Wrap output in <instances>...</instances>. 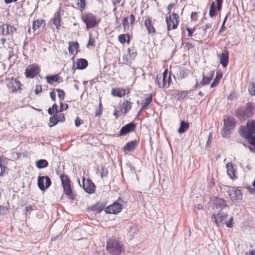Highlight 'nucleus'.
<instances>
[{
	"instance_id": "nucleus-1",
	"label": "nucleus",
	"mask_w": 255,
	"mask_h": 255,
	"mask_svg": "<svg viewBox=\"0 0 255 255\" xmlns=\"http://www.w3.org/2000/svg\"><path fill=\"white\" fill-rule=\"evenodd\" d=\"M106 250L112 255H120L124 251V244L113 237L107 241Z\"/></svg>"
},
{
	"instance_id": "nucleus-2",
	"label": "nucleus",
	"mask_w": 255,
	"mask_h": 255,
	"mask_svg": "<svg viewBox=\"0 0 255 255\" xmlns=\"http://www.w3.org/2000/svg\"><path fill=\"white\" fill-rule=\"evenodd\" d=\"M224 127L222 129L221 134L223 137L229 138L232 130L235 126V121L233 117L226 115L224 118Z\"/></svg>"
},
{
	"instance_id": "nucleus-3",
	"label": "nucleus",
	"mask_w": 255,
	"mask_h": 255,
	"mask_svg": "<svg viewBox=\"0 0 255 255\" xmlns=\"http://www.w3.org/2000/svg\"><path fill=\"white\" fill-rule=\"evenodd\" d=\"M253 114L252 104L248 103L246 106L239 108L236 111L235 115L240 120H242L249 118Z\"/></svg>"
},
{
	"instance_id": "nucleus-4",
	"label": "nucleus",
	"mask_w": 255,
	"mask_h": 255,
	"mask_svg": "<svg viewBox=\"0 0 255 255\" xmlns=\"http://www.w3.org/2000/svg\"><path fill=\"white\" fill-rule=\"evenodd\" d=\"M82 20L86 24L87 29L95 27L98 25L100 20L91 13H87L81 16Z\"/></svg>"
},
{
	"instance_id": "nucleus-5",
	"label": "nucleus",
	"mask_w": 255,
	"mask_h": 255,
	"mask_svg": "<svg viewBox=\"0 0 255 255\" xmlns=\"http://www.w3.org/2000/svg\"><path fill=\"white\" fill-rule=\"evenodd\" d=\"M60 179L63 188L64 193L68 196L71 200L74 199V195L73 193L69 177L64 174H61Z\"/></svg>"
},
{
	"instance_id": "nucleus-6",
	"label": "nucleus",
	"mask_w": 255,
	"mask_h": 255,
	"mask_svg": "<svg viewBox=\"0 0 255 255\" xmlns=\"http://www.w3.org/2000/svg\"><path fill=\"white\" fill-rule=\"evenodd\" d=\"M227 192L230 200L233 202L239 203L243 199V194L240 187H229Z\"/></svg>"
},
{
	"instance_id": "nucleus-7",
	"label": "nucleus",
	"mask_w": 255,
	"mask_h": 255,
	"mask_svg": "<svg viewBox=\"0 0 255 255\" xmlns=\"http://www.w3.org/2000/svg\"><path fill=\"white\" fill-rule=\"evenodd\" d=\"M78 183L81 187L84 189V191L89 194H93L95 192L96 186L92 180L87 179L85 177L82 178V185L80 184V179L78 180Z\"/></svg>"
},
{
	"instance_id": "nucleus-8",
	"label": "nucleus",
	"mask_w": 255,
	"mask_h": 255,
	"mask_svg": "<svg viewBox=\"0 0 255 255\" xmlns=\"http://www.w3.org/2000/svg\"><path fill=\"white\" fill-rule=\"evenodd\" d=\"M213 209L217 212L226 211L229 209L226 201L223 199L216 197L213 202Z\"/></svg>"
},
{
	"instance_id": "nucleus-9",
	"label": "nucleus",
	"mask_w": 255,
	"mask_h": 255,
	"mask_svg": "<svg viewBox=\"0 0 255 255\" xmlns=\"http://www.w3.org/2000/svg\"><path fill=\"white\" fill-rule=\"evenodd\" d=\"M51 184V180L48 176H39L37 179V185L42 191H45Z\"/></svg>"
},
{
	"instance_id": "nucleus-10",
	"label": "nucleus",
	"mask_w": 255,
	"mask_h": 255,
	"mask_svg": "<svg viewBox=\"0 0 255 255\" xmlns=\"http://www.w3.org/2000/svg\"><path fill=\"white\" fill-rule=\"evenodd\" d=\"M40 71V67L36 64L29 65L25 69V74L27 78H33Z\"/></svg>"
},
{
	"instance_id": "nucleus-11",
	"label": "nucleus",
	"mask_w": 255,
	"mask_h": 255,
	"mask_svg": "<svg viewBox=\"0 0 255 255\" xmlns=\"http://www.w3.org/2000/svg\"><path fill=\"white\" fill-rule=\"evenodd\" d=\"M172 16V20H171V16L170 14L169 16H166V22L167 25V30L168 31L171 29H176L179 24L178 15L175 13H173Z\"/></svg>"
},
{
	"instance_id": "nucleus-12",
	"label": "nucleus",
	"mask_w": 255,
	"mask_h": 255,
	"mask_svg": "<svg viewBox=\"0 0 255 255\" xmlns=\"http://www.w3.org/2000/svg\"><path fill=\"white\" fill-rule=\"evenodd\" d=\"M228 216V211H222L217 214H213L212 216V220L217 226H219L220 223H224L225 220Z\"/></svg>"
},
{
	"instance_id": "nucleus-13",
	"label": "nucleus",
	"mask_w": 255,
	"mask_h": 255,
	"mask_svg": "<svg viewBox=\"0 0 255 255\" xmlns=\"http://www.w3.org/2000/svg\"><path fill=\"white\" fill-rule=\"evenodd\" d=\"M123 208V205L115 202L113 204L108 206L105 210V212L108 214H118L121 212Z\"/></svg>"
},
{
	"instance_id": "nucleus-14",
	"label": "nucleus",
	"mask_w": 255,
	"mask_h": 255,
	"mask_svg": "<svg viewBox=\"0 0 255 255\" xmlns=\"http://www.w3.org/2000/svg\"><path fill=\"white\" fill-rule=\"evenodd\" d=\"M6 82L7 88L10 92H15L21 89V84L19 81L16 79L13 78L8 79Z\"/></svg>"
},
{
	"instance_id": "nucleus-15",
	"label": "nucleus",
	"mask_w": 255,
	"mask_h": 255,
	"mask_svg": "<svg viewBox=\"0 0 255 255\" xmlns=\"http://www.w3.org/2000/svg\"><path fill=\"white\" fill-rule=\"evenodd\" d=\"M218 57L220 58V63L224 68H226L229 60V52L226 47L222 53L218 55Z\"/></svg>"
},
{
	"instance_id": "nucleus-16",
	"label": "nucleus",
	"mask_w": 255,
	"mask_h": 255,
	"mask_svg": "<svg viewBox=\"0 0 255 255\" xmlns=\"http://www.w3.org/2000/svg\"><path fill=\"white\" fill-rule=\"evenodd\" d=\"M135 124L133 122L129 123L121 128L119 133V135L125 136L128 133L134 131L135 130Z\"/></svg>"
},
{
	"instance_id": "nucleus-17",
	"label": "nucleus",
	"mask_w": 255,
	"mask_h": 255,
	"mask_svg": "<svg viewBox=\"0 0 255 255\" xmlns=\"http://www.w3.org/2000/svg\"><path fill=\"white\" fill-rule=\"evenodd\" d=\"M16 30V29L10 25L2 24L0 25V34L2 35H12Z\"/></svg>"
},
{
	"instance_id": "nucleus-18",
	"label": "nucleus",
	"mask_w": 255,
	"mask_h": 255,
	"mask_svg": "<svg viewBox=\"0 0 255 255\" xmlns=\"http://www.w3.org/2000/svg\"><path fill=\"white\" fill-rule=\"evenodd\" d=\"M144 24L148 31V34L153 35L155 34L156 32L155 29L153 27L151 18L149 17L146 18L144 20Z\"/></svg>"
},
{
	"instance_id": "nucleus-19",
	"label": "nucleus",
	"mask_w": 255,
	"mask_h": 255,
	"mask_svg": "<svg viewBox=\"0 0 255 255\" xmlns=\"http://www.w3.org/2000/svg\"><path fill=\"white\" fill-rule=\"evenodd\" d=\"M138 143L136 140L130 141L126 143L122 149L125 152H131L136 148Z\"/></svg>"
},
{
	"instance_id": "nucleus-20",
	"label": "nucleus",
	"mask_w": 255,
	"mask_h": 255,
	"mask_svg": "<svg viewBox=\"0 0 255 255\" xmlns=\"http://www.w3.org/2000/svg\"><path fill=\"white\" fill-rule=\"evenodd\" d=\"M161 76L162 83L158 84L159 88H167L170 83V77L168 76L167 70H165Z\"/></svg>"
},
{
	"instance_id": "nucleus-21",
	"label": "nucleus",
	"mask_w": 255,
	"mask_h": 255,
	"mask_svg": "<svg viewBox=\"0 0 255 255\" xmlns=\"http://www.w3.org/2000/svg\"><path fill=\"white\" fill-rule=\"evenodd\" d=\"M76 68L75 67V65L73 64L72 69L74 70H75L76 69H81V70L85 69L88 66V61L86 59H83V58H80V59H77V60L76 62Z\"/></svg>"
},
{
	"instance_id": "nucleus-22",
	"label": "nucleus",
	"mask_w": 255,
	"mask_h": 255,
	"mask_svg": "<svg viewBox=\"0 0 255 255\" xmlns=\"http://www.w3.org/2000/svg\"><path fill=\"white\" fill-rule=\"evenodd\" d=\"M226 167L227 168V174L232 179H236L237 178L236 176V172L237 171L236 168L234 167L231 163H227L226 165Z\"/></svg>"
},
{
	"instance_id": "nucleus-23",
	"label": "nucleus",
	"mask_w": 255,
	"mask_h": 255,
	"mask_svg": "<svg viewBox=\"0 0 255 255\" xmlns=\"http://www.w3.org/2000/svg\"><path fill=\"white\" fill-rule=\"evenodd\" d=\"M106 204L107 203L105 201H100L96 204L93 206L92 209L93 211L97 212V213H100L103 211Z\"/></svg>"
},
{
	"instance_id": "nucleus-24",
	"label": "nucleus",
	"mask_w": 255,
	"mask_h": 255,
	"mask_svg": "<svg viewBox=\"0 0 255 255\" xmlns=\"http://www.w3.org/2000/svg\"><path fill=\"white\" fill-rule=\"evenodd\" d=\"M112 95L114 97L121 98L125 95V90L122 88L113 89Z\"/></svg>"
},
{
	"instance_id": "nucleus-25",
	"label": "nucleus",
	"mask_w": 255,
	"mask_h": 255,
	"mask_svg": "<svg viewBox=\"0 0 255 255\" xmlns=\"http://www.w3.org/2000/svg\"><path fill=\"white\" fill-rule=\"evenodd\" d=\"M222 76L223 74L220 70L217 71L216 77L211 84V88L215 87L219 84Z\"/></svg>"
},
{
	"instance_id": "nucleus-26",
	"label": "nucleus",
	"mask_w": 255,
	"mask_h": 255,
	"mask_svg": "<svg viewBox=\"0 0 255 255\" xmlns=\"http://www.w3.org/2000/svg\"><path fill=\"white\" fill-rule=\"evenodd\" d=\"M68 46V51L70 54H73L74 50H77L79 47V44L77 42L69 41Z\"/></svg>"
},
{
	"instance_id": "nucleus-27",
	"label": "nucleus",
	"mask_w": 255,
	"mask_h": 255,
	"mask_svg": "<svg viewBox=\"0 0 255 255\" xmlns=\"http://www.w3.org/2000/svg\"><path fill=\"white\" fill-rule=\"evenodd\" d=\"M36 166L39 169L47 167L48 166V162L46 159H39L36 161Z\"/></svg>"
},
{
	"instance_id": "nucleus-28",
	"label": "nucleus",
	"mask_w": 255,
	"mask_h": 255,
	"mask_svg": "<svg viewBox=\"0 0 255 255\" xmlns=\"http://www.w3.org/2000/svg\"><path fill=\"white\" fill-rule=\"evenodd\" d=\"M46 79L47 82L49 84H51L53 82H58L60 79V77L58 74H56L51 76H47Z\"/></svg>"
},
{
	"instance_id": "nucleus-29",
	"label": "nucleus",
	"mask_w": 255,
	"mask_h": 255,
	"mask_svg": "<svg viewBox=\"0 0 255 255\" xmlns=\"http://www.w3.org/2000/svg\"><path fill=\"white\" fill-rule=\"evenodd\" d=\"M189 125L188 122L181 121L180 123V127L178 129V131L180 133H183L189 128Z\"/></svg>"
},
{
	"instance_id": "nucleus-30",
	"label": "nucleus",
	"mask_w": 255,
	"mask_h": 255,
	"mask_svg": "<svg viewBox=\"0 0 255 255\" xmlns=\"http://www.w3.org/2000/svg\"><path fill=\"white\" fill-rule=\"evenodd\" d=\"M43 24L45 25V20L39 19L34 20L33 22L32 28L35 30L39 28Z\"/></svg>"
},
{
	"instance_id": "nucleus-31",
	"label": "nucleus",
	"mask_w": 255,
	"mask_h": 255,
	"mask_svg": "<svg viewBox=\"0 0 255 255\" xmlns=\"http://www.w3.org/2000/svg\"><path fill=\"white\" fill-rule=\"evenodd\" d=\"M217 12L216 10V6L214 1H213L210 6L209 15L211 17H213L216 16Z\"/></svg>"
},
{
	"instance_id": "nucleus-32",
	"label": "nucleus",
	"mask_w": 255,
	"mask_h": 255,
	"mask_svg": "<svg viewBox=\"0 0 255 255\" xmlns=\"http://www.w3.org/2000/svg\"><path fill=\"white\" fill-rule=\"evenodd\" d=\"M126 36H128V40H127V43H129L130 41V37L129 35L128 34H120L118 37V40L119 42L122 44H124L126 43L127 40H126Z\"/></svg>"
},
{
	"instance_id": "nucleus-33",
	"label": "nucleus",
	"mask_w": 255,
	"mask_h": 255,
	"mask_svg": "<svg viewBox=\"0 0 255 255\" xmlns=\"http://www.w3.org/2000/svg\"><path fill=\"white\" fill-rule=\"evenodd\" d=\"M4 159L0 157V177L2 176L6 169V166L4 165Z\"/></svg>"
},
{
	"instance_id": "nucleus-34",
	"label": "nucleus",
	"mask_w": 255,
	"mask_h": 255,
	"mask_svg": "<svg viewBox=\"0 0 255 255\" xmlns=\"http://www.w3.org/2000/svg\"><path fill=\"white\" fill-rule=\"evenodd\" d=\"M57 114H55L53 116H51L49 118V127H52L54 126H55L58 122V120L57 118Z\"/></svg>"
},
{
	"instance_id": "nucleus-35",
	"label": "nucleus",
	"mask_w": 255,
	"mask_h": 255,
	"mask_svg": "<svg viewBox=\"0 0 255 255\" xmlns=\"http://www.w3.org/2000/svg\"><path fill=\"white\" fill-rule=\"evenodd\" d=\"M124 113L127 114L131 108V103L129 101H127L123 103V107Z\"/></svg>"
},
{
	"instance_id": "nucleus-36",
	"label": "nucleus",
	"mask_w": 255,
	"mask_h": 255,
	"mask_svg": "<svg viewBox=\"0 0 255 255\" xmlns=\"http://www.w3.org/2000/svg\"><path fill=\"white\" fill-rule=\"evenodd\" d=\"M61 18L59 15H58L54 18L52 23L57 29H59L61 26Z\"/></svg>"
},
{
	"instance_id": "nucleus-37",
	"label": "nucleus",
	"mask_w": 255,
	"mask_h": 255,
	"mask_svg": "<svg viewBox=\"0 0 255 255\" xmlns=\"http://www.w3.org/2000/svg\"><path fill=\"white\" fill-rule=\"evenodd\" d=\"M55 91L58 93V96L60 102H62L65 98V92L60 89H55Z\"/></svg>"
},
{
	"instance_id": "nucleus-38",
	"label": "nucleus",
	"mask_w": 255,
	"mask_h": 255,
	"mask_svg": "<svg viewBox=\"0 0 255 255\" xmlns=\"http://www.w3.org/2000/svg\"><path fill=\"white\" fill-rule=\"evenodd\" d=\"M249 92L252 95H255V80L250 83L249 86Z\"/></svg>"
},
{
	"instance_id": "nucleus-39",
	"label": "nucleus",
	"mask_w": 255,
	"mask_h": 255,
	"mask_svg": "<svg viewBox=\"0 0 255 255\" xmlns=\"http://www.w3.org/2000/svg\"><path fill=\"white\" fill-rule=\"evenodd\" d=\"M189 91H181L180 93H178V99L179 100H182L185 99L189 94Z\"/></svg>"
},
{
	"instance_id": "nucleus-40",
	"label": "nucleus",
	"mask_w": 255,
	"mask_h": 255,
	"mask_svg": "<svg viewBox=\"0 0 255 255\" xmlns=\"http://www.w3.org/2000/svg\"><path fill=\"white\" fill-rule=\"evenodd\" d=\"M86 4V0H77V4L80 8L82 10L85 8Z\"/></svg>"
},
{
	"instance_id": "nucleus-41",
	"label": "nucleus",
	"mask_w": 255,
	"mask_h": 255,
	"mask_svg": "<svg viewBox=\"0 0 255 255\" xmlns=\"http://www.w3.org/2000/svg\"><path fill=\"white\" fill-rule=\"evenodd\" d=\"M211 82V80L210 79L207 77L206 76L204 73L203 74V78H202V80L201 81V84H202V85H207L208 84H209Z\"/></svg>"
},
{
	"instance_id": "nucleus-42",
	"label": "nucleus",
	"mask_w": 255,
	"mask_h": 255,
	"mask_svg": "<svg viewBox=\"0 0 255 255\" xmlns=\"http://www.w3.org/2000/svg\"><path fill=\"white\" fill-rule=\"evenodd\" d=\"M152 100V94H150L149 97L146 98L145 99L144 103L143 104V106L146 107V108L148 106L149 104L151 102Z\"/></svg>"
},
{
	"instance_id": "nucleus-43",
	"label": "nucleus",
	"mask_w": 255,
	"mask_h": 255,
	"mask_svg": "<svg viewBox=\"0 0 255 255\" xmlns=\"http://www.w3.org/2000/svg\"><path fill=\"white\" fill-rule=\"evenodd\" d=\"M128 53L130 55L131 57H132V58H134L135 57L136 55V52L133 47L128 48Z\"/></svg>"
},
{
	"instance_id": "nucleus-44",
	"label": "nucleus",
	"mask_w": 255,
	"mask_h": 255,
	"mask_svg": "<svg viewBox=\"0 0 255 255\" xmlns=\"http://www.w3.org/2000/svg\"><path fill=\"white\" fill-rule=\"evenodd\" d=\"M108 173V170L107 168L104 166H102L101 168V176L103 178L107 176Z\"/></svg>"
},
{
	"instance_id": "nucleus-45",
	"label": "nucleus",
	"mask_w": 255,
	"mask_h": 255,
	"mask_svg": "<svg viewBox=\"0 0 255 255\" xmlns=\"http://www.w3.org/2000/svg\"><path fill=\"white\" fill-rule=\"evenodd\" d=\"M69 107V106L67 104H63L62 102L60 103V110L59 112H62L63 111L66 110Z\"/></svg>"
},
{
	"instance_id": "nucleus-46",
	"label": "nucleus",
	"mask_w": 255,
	"mask_h": 255,
	"mask_svg": "<svg viewBox=\"0 0 255 255\" xmlns=\"http://www.w3.org/2000/svg\"><path fill=\"white\" fill-rule=\"evenodd\" d=\"M217 2L216 10L218 11H220L222 9V4L223 2V0H215Z\"/></svg>"
},
{
	"instance_id": "nucleus-47",
	"label": "nucleus",
	"mask_w": 255,
	"mask_h": 255,
	"mask_svg": "<svg viewBox=\"0 0 255 255\" xmlns=\"http://www.w3.org/2000/svg\"><path fill=\"white\" fill-rule=\"evenodd\" d=\"M57 120L59 122H64L65 121V118L63 114H57Z\"/></svg>"
},
{
	"instance_id": "nucleus-48",
	"label": "nucleus",
	"mask_w": 255,
	"mask_h": 255,
	"mask_svg": "<svg viewBox=\"0 0 255 255\" xmlns=\"http://www.w3.org/2000/svg\"><path fill=\"white\" fill-rule=\"evenodd\" d=\"M233 218L232 217H231L229 222L225 221L224 224H225L226 225L227 227L231 228L233 226Z\"/></svg>"
},
{
	"instance_id": "nucleus-49",
	"label": "nucleus",
	"mask_w": 255,
	"mask_h": 255,
	"mask_svg": "<svg viewBox=\"0 0 255 255\" xmlns=\"http://www.w3.org/2000/svg\"><path fill=\"white\" fill-rule=\"evenodd\" d=\"M83 122L79 117H77L75 121V125L76 127H78L83 124Z\"/></svg>"
},
{
	"instance_id": "nucleus-50",
	"label": "nucleus",
	"mask_w": 255,
	"mask_h": 255,
	"mask_svg": "<svg viewBox=\"0 0 255 255\" xmlns=\"http://www.w3.org/2000/svg\"><path fill=\"white\" fill-rule=\"evenodd\" d=\"M122 24L125 29L126 27L128 28V17H127L124 19Z\"/></svg>"
},
{
	"instance_id": "nucleus-51",
	"label": "nucleus",
	"mask_w": 255,
	"mask_h": 255,
	"mask_svg": "<svg viewBox=\"0 0 255 255\" xmlns=\"http://www.w3.org/2000/svg\"><path fill=\"white\" fill-rule=\"evenodd\" d=\"M55 91V89H53V90L50 93L51 99L53 102L56 101V94Z\"/></svg>"
},
{
	"instance_id": "nucleus-52",
	"label": "nucleus",
	"mask_w": 255,
	"mask_h": 255,
	"mask_svg": "<svg viewBox=\"0 0 255 255\" xmlns=\"http://www.w3.org/2000/svg\"><path fill=\"white\" fill-rule=\"evenodd\" d=\"M203 30L206 33L208 29H210L212 28V24L211 23H207L205 26H202Z\"/></svg>"
},
{
	"instance_id": "nucleus-53",
	"label": "nucleus",
	"mask_w": 255,
	"mask_h": 255,
	"mask_svg": "<svg viewBox=\"0 0 255 255\" xmlns=\"http://www.w3.org/2000/svg\"><path fill=\"white\" fill-rule=\"evenodd\" d=\"M209 72L207 74L206 76H207L211 81L214 75V71L209 70Z\"/></svg>"
},
{
	"instance_id": "nucleus-54",
	"label": "nucleus",
	"mask_w": 255,
	"mask_h": 255,
	"mask_svg": "<svg viewBox=\"0 0 255 255\" xmlns=\"http://www.w3.org/2000/svg\"><path fill=\"white\" fill-rule=\"evenodd\" d=\"M95 40L91 37L90 35L89 40L88 43V46H94L95 45Z\"/></svg>"
},
{
	"instance_id": "nucleus-55",
	"label": "nucleus",
	"mask_w": 255,
	"mask_h": 255,
	"mask_svg": "<svg viewBox=\"0 0 255 255\" xmlns=\"http://www.w3.org/2000/svg\"><path fill=\"white\" fill-rule=\"evenodd\" d=\"M42 89L41 86H40V85H37L36 86L35 89V93L36 94H39V93L42 92Z\"/></svg>"
},
{
	"instance_id": "nucleus-56",
	"label": "nucleus",
	"mask_w": 255,
	"mask_h": 255,
	"mask_svg": "<svg viewBox=\"0 0 255 255\" xmlns=\"http://www.w3.org/2000/svg\"><path fill=\"white\" fill-rule=\"evenodd\" d=\"M198 14L196 12H192L191 15V18L193 20H195L197 18Z\"/></svg>"
},
{
	"instance_id": "nucleus-57",
	"label": "nucleus",
	"mask_w": 255,
	"mask_h": 255,
	"mask_svg": "<svg viewBox=\"0 0 255 255\" xmlns=\"http://www.w3.org/2000/svg\"><path fill=\"white\" fill-rule=\"evenodd\" d=\"M129 21L131 24H133L135 21V17L133 14L129 15Z\"/></svg>"
},
{
	"instance_id": "nucleus-58",
	"label": "nucleus",
	"mask_w": 255,
	"mask_h": 255,
	"mask_svg": "<svg viewBox=\"0 0 255 255\" xmlns=\"http://www.w3.org/2000/svg\"><path fill=\"white\" fill-rule=\"evenodd\" d=\"M186 30L188 31V36H192L193 32V30L190 28H186Z\"/></svg>"
},
{
	"instance_id": "nucleus-59",
	"label": "nucleus",
	"mask_w": 255,
	"mask_h": 255,
	"mask_svg": "<svg viewBox=\"0 0 255 255\" xmlns=\"http://www.w3.org/2000/svg\"><path fill=\"white\" fill-rule=\"evenodd\" d=\"M187 76V74L185 71L180 72V77L181 78H183Z\"/></svg>"
},
{
	"instance_id": "nucleus-60",
	"label": "nucleus",
	"mask_w": 255,
	"mask_h": 255,
	"mask_svg": "<svg viewBox=\"0 0 255 255\" xmlns=\"http://www.w3.org/2000/svg\"><path fill=\"white\" fill-rule=\"evenodd\" d=\"M52 109H53L55 111V114H57L58 113V106L56 104H54L51 107Z\"/></svg>"
},
{
	"instance_id": "nucleus-61",
	"label": "nucleus",
	"mask_w": 255,
	"mask_h": 255,
	"mask_svg": "<svg viewBox=\"0 0 255 255\" xmlns=\"http://www.w3.org/2000/svg\"><path fill=\"white\" fill-rule=\"evenodd\" d=\"M156 81L157 83L158 84L162 83V81L161 80V76H157L156 77Z\"/></svg>"
},
{
	"instance_id": "nucleus-62",
	"label": "nucleus",
	"mask_w": 255,
	"mask_h": 255,
	"mask_svg": "<svg viewBox=\"0 0 255 255\" xmlns=\"http://www.w3.org/2000/svg\"><path fill=\"white\" fill-rule=\"evenodd\" d=\"M55 111L53 109H52L51 107L49 108L48 109V113L50 115H53Z\"/></svg>"
},
{
	"instance_id": "nucleus-63",
	"label": "nucleus",
	"mask_w": 255,
	"mask_h": 255,
	"mask_svg": "<svg viewBox=\"0 0 255 255\" xmlns=\"http://www.w3.org/2000/svg\"><path fill=\"white\" fill-rule=\"evenodd\" d=\"M202 84H201V81L199 83L198 81H196V84L195 85V88H201L202 86H203Z\"/></svg>"
},
{
	"instance_id": "nucleus-64",
	"label": "nucleus",
	"mask_w": 255,
	"mask_h": 255,
	"mask_svg": "<svg viewBox=\"0 0 255 255\" xmlns=\"http://www.w3.org/2000/svg\"><path fill=\"white\" fill-rule=\"evenodd\" d=\"M246 255H255V250H252L249 251V252H247L246 253Z\"/></svg>"
}]
</instances>
